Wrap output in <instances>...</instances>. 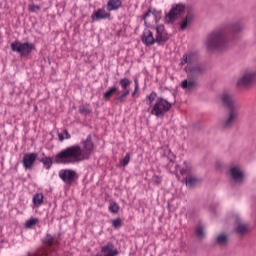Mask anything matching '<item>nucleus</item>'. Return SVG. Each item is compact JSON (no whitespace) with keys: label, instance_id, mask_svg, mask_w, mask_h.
Instances as JSON below:
<instances>
[{"label":"nucleus","instance_id":"22","mask_svg":"<svg viewBox=\"0 0 256 256\" xmlns=\"http://www.w3.org/2000/svg\"><path fill=\"white\" fill-rule=\"evenodd\" d=\"M119 85H120L122 91L131 92V80H129V78L120 79Z\"/></svg>","mask_w":256,"mask_h":256},{"label":"nucleus","instance_id":"6","mask_svg":"<svg viewBox=\"0 0 256 256\" xmlns=\"http://www.w3.org/2000/svg\"><path fill=\"white\" fill-rule=\"evenodd\" d=\"M183 13H185L184 4L179 3L172 5L170 11L165 16V23H175L176 19H179Z\"/></svg>","mask_w":256,"mask_h":256},{"label":"nucleus","instance_id":"34","mask_svg":"<svg viewBox=\"0 0 256 256\" xmlns=\"http://www.w3.org/2000/svg\"><path fill=\"white\" fill-rule=\"evenodd\" d=\"M155 99H157V93L151 92L148 96H146L147 105H152Z\"/></svg>","mask_w":256,"mask_h":256},{"label":"nucleus","instance_id":"15","mask_svg":"<svg viewBox=\"0 0 256 256\" xmlns=\"http://www.w3.org/2000/svg\"><path fill=\"white\" fill-rule=\"evenodd\" d=\"M186 73H188L189 77H199V75H203V67L198 64H194L192 66H186Z\"/></svg>","mask_w":256,"mask_h":256},{"label":"nucleus","instance_id":"2","mask_svg":"<svg viewBox=\"0 0 256 256\" xmlns=\"http://www.w3.org/2000/svg\"><path fill=\"white\" fill-rule=\"evenodd\" d=\"M241 31H243V25L241 23H235L226 28L214 30L206 40L208 51H225L229 49L231 47L229 35H231L232 39H235Z\"/></svg>","mask_w":256,"mask_h":256},{"label":"nucleus","instance_id":"13","mask_svg":"<svg viewBox=\"0 0 256 256\" xmlns=\"http://www.w3.org/2000/svg\"><path fill=\"white\" fill-rule=\"evenodd\" d=\"M230 175L235 183H243L245 181V174L240 166H233L230 168Z\"/></svg>","mask_w":256,"mask_h":256},{"label":"nucleus","instance_id":"30","mask_svg":"<svg viewBox=\"0 0 256 256\" xmlns=\"http://www.w3.org/2000/svg\"><path fill=\"white\" fill-rule=\"evenodd\" d=\"M40 162L43 163L45 169L47 170L51 169L53 165V160L51 159V157H43L41 158Z\"/></svg>","mask_w":256,"mask_h":256},{"label":"nucleus","instance_id":"29","mask_svg":"<svg viewBox=\"0 0 256 256\" xmlns=\"http://www.w3.org/2000/svg\"><path fill=\"white\" fill-rule=\"evenodd\" d=\"M195 235L198 239H205V228L201 225H198L195 229Z\"/></svg>","mask_w":256,"mask_h":256},{"label":"nucleus","instance_id":"26","mask_svg":"<svg viewBox=\"0 0 256 256\" xmlns=\"http://www.w3.org/2000/svg\"><path fill=\"white\" fill-rule=\"evenodd\" d=\"M44 244L48 245V247H53L57 245V239L53 237L51 234H47L44 238Z\"/></svg>","mask_w":256,"mask_h":256},{"label":"nucleus","instance_id":"28","mask_svg":"<svg viewBox=\"0 0 256 256\" xmlns=\"http://www.w3.org/2000/svg\"><path fill=\"white\" fill-rule=\"evenodd\" d=\"M199 183V179L196 176H187L186 185L187 187H195Z\"/></svg>","mask_w":256,"mask_h":256},{"label":"nucleus","instance_id":"21","mask_svg":"<svg viewBox=\"0 0 256 256\" xmlns=\"http://www.w3.org/2000/svg\"><path fill=\"white\" fill-rule=\"evenodd\" d=\"M236 233L238 235H245L249 232V225H247L245 222H242L241 220H238V224L235 227Z\"/></svg>","mask_w":256,"mask_h":256},{"label":"nucleus","instance_id":"7","mask_svg":"<svg viewBox=\"0 0 256 256\" xmlns=\"http://www.w3.org/2000/svg\"><path fill=\"white\" fill-rule=\"evenodd\" d=\"M256 81V70H248L244 72L242 77L238 79V87H251Z\"/></svg>","mask_w":256,"mask_h":256},{"label":"nucleus","instance_id":"41","mask_svg":"<svg viewBox=\"0 0 256 256\" xmlns=\"http://www.w3.org/2000/svg\"><path fill=\"white\" fill-rule=\"evenodd\" d=\"M134 83H135L134 91L135 93H137V91H139V81L135 80Z\"/></svg>","mask_w":256,"mask_h":256},{"label":"nucleus","instance_id":"23","mask_svg":"<svg viewBox=\"0 0 256 256\" xmlns=\"http://www.w3.org/2000/svg\"><path fill=\"white\" fill-rule=\"evenodd\" d=\"M193 173V165L190 164V162L185 161L184 162V167L180 169V174L181 175H191Z\"/></svg>","mask_w":256,"mask_h":256},{"label":"nucleus","instance_id":"38","mask_svg":"<svg viewBox=\"0 0 256 256\" xmlns=\"http://www.w3.org/2000/svg\"><path fill=\"white\" fill-rule=\"evenodd\" d=\"M28 11H30L31 13H37V11H41V6L35 5V4H30L28 6Z\"/></svg>","mask_w":256,"mask_h":256},{"label":"nucleus","instance_id":"18","mask_svg":"<svg viewBox=\"0 0 256 256\" xmlns=\"http://www.w3.org/2000/svg\"><path fill=\"white\" fill-rule=\"evenodd\" d=\"M194 20H195V14L193 12H188L185 19H183L180 22V30L185 31V29H187V27H189L193 24Z\"/></svg>","mask_w":256,"mask_h":256},{"label":"nucleus","instance_id":"3","mask_svg":"<svg viewBox=\"0 0 256 256\" xmlns=\"http://www.w3.org/2000/svg\"><path fill=\"white\" fill-rule=\"evenodd\" d=\"M221 101L224 107H227L229 110L226 119L223 120L221 124L222 129H231L235 122L237 121V117H239V103L235 102V98H233V94L229 92H224L221 96Z\"/></svg>","mask_w":256,"mask_h":256},{"label":"nucleus","instance_id":"24","mask_svg":"<svg viewBox=\"0 0 256 256\" xmlns=\"http://www.w3.org/2000/svg\"><path fill=\"white\" fill-rule=\"evenodd\" d=\"M117 91H119V88H117V86H112L104 93L103 98L105 101H109Z\"/></svg>","mask_w":256,"mask_h":256},{"label":"nucleus","instance_id":"39","mask_svg":"<svg viewBox=\"0 0 256 256\" xmlns=\"http://www.w3.org/2000/svg\"><path fill=\"white\" fill-rule=\"evenodd\" d=\"M121 225H123L121 218L112 220V226L114 227V229H119Z\"/></svg>","mask_w":256,"mask_h":256},{"label":"nucleus","instance_id":"10","mask_svg":"<svg viewBox=\"0 0 256 256\" xmlns=\"http://www.w3.org/2000/svg\"><path fill=\"white\" fill-rule=\"evenodd\" d=\"M151 15H153L156 25H159L158 23L161 21L162 12L155 8L149 7L148 11L142 17L146 27H151V23H149V17H151Z\"/></svg>","mask_w":256,"mask_h":256},{"label":"nucleus","instance_id":"9","mask_svg":"<svg viewBox=\"0 0 256 256\" xmlns=\"http://www.w3.org/2000/svg\"><path fill=\"white\" fill-rule=\"evenodd\" d=\"M59 178L66 184L72 185L79 176L77 172L72 169H62L58 173Z\"/></svg>","mask_w":256,"mask_h":256},{"label":"nucleus","instance_id":"1","mask_svg":"<svg viewBox=\"0 0 256 256\" xmlns=\"http://www.w3.org/2000/svg\"><path fill=\"white\" fill-rule=\"evenodd\" d=\"M81 145L82 147L75 144L62 149L55 155L54 163L56 165H75L83 161H89L95 151L92 136L88 135L85 140L81 141Z\"/></svg>","mask_w":256,"mask_h":256},{"label":"nucleus","instance_id":"33","mask_svg":"<svg viewBox=\"0 0 256 256\" xmlns=\"http://www.w3.org/2000/svg\"><path fill=\"white\" fill-rule=\"evenodd\" d=\"M37 223H39V219H37V218H31V219H29V220L26 221V223H25V228H26V229H31V228L35 227V225H36Z\"/></svg>","mask_w":256,"mask_h":256},{"label":"nucleus","instance_id":"17","mask_svg":"<svg viewBox=\"0 0 256 256\" xmlns=\"http://www.w3.org/2000/svg\"><path fill=\"white\" fill-rule=\"evenodd\" d=\"M197 55L195 53H189L186 54L183 58V60H181L180 65H187V67H191L193 65H197Z\"/></svg>","mask_w":256,"mask_h":256},{"label":"nucleus","instance_id":"43","mask_svg":"<svg viewBox=\"0 0 256 256\" xmlns=\"http://www.w3.org/2000/svg\"><path fill=\"white\" fill-rule=\"evenodd\" d=\"M176 177L179 179V175H176Z\"/></svg>","mask_w":256,"mask_h":256},{"label":"nucleus","instance_id":"20","mask_svg":"<svg viewBox=\"0 0 256 256\" xmlns=\"http://www.w3.org/2000/svg\"><path fill=\"white\" fill-rule=\"evenodd\" d=\"M123 6V2L121 0H109L106 5V9L108 12L118 11Z\"/></svg>","mask_w":256,"mask_h":256},{"label":"nucleus","instance_id":"35","mask_svg":"<svg viewBox=\"0 0 256 256\" xmlns=\"http://www.w3.org/2000/svg\"><path fill=\"white\" fill-rule=\"evenodd\" d=\"M79 113H81V115H89V113H91V108H89V104L79 106Z\"/></svg>","mask_w":256,"mask_h":256},{"label":"nucleus","instance_id":"4","mask_svg":"<svg viewBox=\"0 0 256 256\" xmlns=\"http://www.w3.org/2000/svg\"><path fill=\"white\" fill-rule=\"evenodd\" d=\"M171 107H173L171 102H168L167 99L160 97L155 101L150 113L151 115H154V117H165V113L171 111Z\"/></svg>","mask_w":256,"mask_h":256},{"label":"nucleus","instance_id":"32","mask_svg":"<svg viewBox=\"0 0 256 256\" xmlns=\"http://www.w3.org/2000/svg\"><path fill=\"white\" fill-rule=\"evenodd\" d=\"M129 93H131V92L122 90V93L118 94L117 97H116L117 103H125V99H127Z\"/></svg>","mask_w":256,"mask_h":256},{"label":"nucleus","instance_id":"27","mask_svg":"<svg viewBox=\"0 0 256 256\" xmlns=\"http://www.w3.org/2000/svg\"><path fill=\"white\" fill-rule=\"evenodd\" d=\"M227 235L225 234H219L216 238V243L217 245H219L220 247H225V245H227Z\"/></svg>","mask_w":256,"mask_h":256},{"label":"nucleus","instance_id":"42","mask_svg":"<svg viewBox=\"0 0 256 256\" xmlns=\"http://www.w3.org/2000/svg\"><path fill=\"white\" fill-rule=\"evenodd\" d=\"M136 94H137V92H135V90H134V92L132 93V97H135Z\"/></svg>","mask_w":256,"mask_h":256},{"label":"nucleus","instance_id":"14","mask_svg":"<svg viewBox=\"0 0 256 256\" xmlns=\"http://www.w3.org/2000/svg\"><path fill=\"white\" fill-rule=\"evenodd\" d=\"M102 256H118L119 250L115 248V244L108 242L105 246L101 248Z\"/></svg>","mask_w":256,"mask_h":256},{"label":"nucleus","instance_id":"5","mask_svg":"<svg viewBox=\"0 0 256 256\" xmlns=\"http://www.w3.org/2000/svg\"><path fill=\"white\" fill-rule=\"evenodd\" d=\"M35 49L33 43L25 42L21 43L20 41H14L11 43V50L14 53H19L20 57H27Z\"/></svg>","mask_w":256,"mask_h":256},{"label":"nucleus","instance_id":"25","mask_svg":"<svg viewBox=\"0 0 256 256\" xmlns=\"http://www.w3.org/2000/svg\"><path fill=\"white\" fill-rule=\"evenodd\" d=\"M43 199H44L43 193L35 194L32 200L33 205L36 207H41V205H43Z\"/></svg>","mask_w":256,"mask_h":256},{"label":"nucleus","instance_id":"11","mask_svg":"<svg viewBox=\"0 0 256 256\" xmlns=\"http://www.w3.org/2000/svg\"><path fill=\"white\" fill-rule=\"evenodd\" d=\"M110 18H111V12L105 9V7L97 9L91 15V19L93 22L103 21L105 19H110Z\"/></svg>","mask_w":256,"mask_h":256},{"label":"nucleus","instance_id":"12","mask_svg":"<svg viewBox=\"0 0 256 256\" xmlns=\"http://www.w3.org/2000/svg\"><path fill=\"white\" fill-rule=\"evenodd\" d=\"M35 161H37V153H26L23 156L22 165L26 171L31 170L35 165Z\"/></svg>","mask_w":256,"mask_h":256},{"label":"nucleus","instance_id":"37","mask_svg":"<svg viewBox=\"0 0 256 256\" xmlns=\"http://www.w3.org/2000/svg\"><path fill=\"white\" fill-rule=\"evenodd\" d=\"M129 161H131V154L130 153H126L124 159H122L120 161V166L121 167H127V165H129Z\"/></svg>","mask_w":256,"mask_h":256},{"label":"nucleus","instance_id":"19","mask_svg":"<svg viewBox=\"0 0 256 256\" xmlns=\"http://www.w3.org/2000/svg\"><path fill=\"white\" fill-rule=\"evenodd\" d=\"M181 87L182 89H184V91H193L194 89L197 88V80L193 78H188L186 80H183L181 83Z\"/></svg>","mask_w":256,"mask_h":256},{"label":"nucleus","instance_id":"16","mask_svg":"<svg viewBox=\"0 0 256 256\" xmlns=\"http://www.w3.org/2000/svg\"><path fill=\"white\" fill-rule=\"evenodd\" d=\"M141 39L142 43H144V45H147V47H150L151 45H155V43H157V40L153 35V32L150 30H144Z\"/></svg>","mask_w":256,"mask_h":256},{"label":"nucleus","instance_id":"40","mask_svg":"<svg viewBox=\"0 0 256 256\" xmlns=\"http://www.w3.org/2000/svg\"><path fill=\"white\" fill-rule=\"evenodd\" d=\"M152 183H154V185H161V177L153 176L152 177Z\"/></svg>","mask_w":256,"mask_h":256},{"label":"nucleus","instance_id":"36","mask_svg":"<svg viewBox=\"0 0 256 256\" xmlns=\"http://www.w3.org/2000/svg\"><path fill=\"white\" fill-rule=\"evenodd\" d=\"M58 139L61 142L65 141V139H71V134H69V131H67V129H65L63 131V133L58 134Z\"/></svg>","mask_w":256,"mask_h":256},{"label":"nucleus","instance_id":"31","mask_svg":"<svg viewBox=\"0 0 256 256\" xmlns=\"http://www.w3.org/2000/svg\"><path fill=\"white\" fill-rule=\"evenodd\" d=\"M110 213H114V214H117L119 213V204L115 201H110L109 202V207H108Z\"/></svg>","mask_w":256,"mask_h":256},{"label":"nucleus","instance_id":"8","mask_svg":"<svg viewBox=\"0 0 256 256\" xmlns=\"http://www.w3.org/2000/svg\"><path fill=\"white\" fill-rule=\"evenodd\" d=\"M153 31H155V39L158 45L163 43H167L169 41V33L165 30V25L157 24L156 26L152 27Z\"/></svg>","mask_w":256,"mask_h":256}]
</instances>
